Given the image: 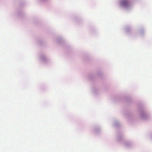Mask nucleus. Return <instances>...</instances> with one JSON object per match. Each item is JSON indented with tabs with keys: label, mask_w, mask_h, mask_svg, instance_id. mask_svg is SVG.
<instances>
[{
	"label": "nucleus",
	"mask_w": 152,
	"mask_h": 152,
	"mask_svg": "<svg viewBox=\"0 0 152 152\" xmlns=\"http://www.w3.org/2000/svg\"><path fill=\"white\" fill-rule=\"evenodd\" d=\"M121 4L124 7H127L130 4L129 0H122L121 1Z\"/></svg>",
	"instance_id": "f257e3e1"
}]
</instances>
